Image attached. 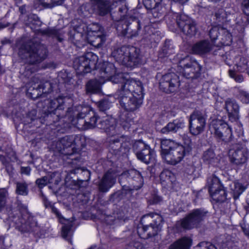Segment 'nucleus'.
Here are the masks:
<instances>
[{"mask_svg": "<svg viewBox=\"0 0 249 249\" xmlns=\"http://www.w3.org/2000/svg\"><path fill=\"white\" fill-rule=\"evenodd\" d=\"M220 31L222 33H225L226 35V40L228 42L226 43L227 44H229L231 41V35L228 32V31H225L223 29H220L217 26H214L211 28V29L209 31V36L210 38L212 40H216L218 36V35L220 34Z\"/></svg>", "mask_w": 249, "mask_h": 249, "instance_id": "c9c22d12", "label": "nucleus"}, {"mask_svg": "<svg viewBox=\"0 0 249 249\" xmlns=\"http://www.w3.org/2000/svg\"><path fill=\"white\" fill-rule=\"evenodd\" d=\"M51 209L52 213L55 214L57 217L61 218L62 217L61 214L59 213V211L53 205L51 206Z\"/></svg>", "mask_w": 249, "mask_h": 249, "instance_id": "774afa93", "label": "nucleus"}, {"mask_svg": "<svg viewBox=\"0 0 249 249\" xmlns=\"http://www.w3.org/2000/svg\"><path fill=\"white\" fill-rule=\"evenodd\" d=\"M86 89L88 94L99 93L101 91V84L96 79L91 80L87 83Z\"/></svg>", "mask_w": 249, "mask_h": 249, "instance_id": "e433bc0d", "label": "nucleus"}, {"mask_svg": "<svg viewBox=\"0 0 249 249\" xmlns=\"http://www.w3.org/2000/svg\"><path fill=\"white\" fill-rule=\"evenodd\" d=\"M112 3H114L113 8H117V11L114 12L111 16L113 20L120 21H124L123 18L126 16L128 9L126 3L124 0H116L114 1L112 0Z\"/></svg>", "mask_w": 249, "mask_h": 249, "instance_id": "5701e85b", "label": "nucleus"}, {"mask_svg": "<svg viewBox=\"0 0 249 249\" xmlns=\"http://www.w3.org/2000/svg\"><path fill=\"white\" fill-rule=\"evenodd\" d=\"M31 170V168L29 166L21 167L20 171L21 174L28 176L30 174Z\"/></svg>", "mask_w": 249, "mask_h": 249, "instance_id": "338daca9", "label": "nucleus"}, {"mask_svg": "<svg viewBox=\"0 0 249 249\" xmlns=\"http://www.w3.org/2000/svg\"><path fill=\"white\" fill-rule=\"evenodd\" d=\"M29 24L32 29L35 28L36 26L39 27L41 24V21L36 15L29 16L28 18Z\"/></svg>", "mask_w": 249, "mask_h": 249, "instance_id": "8fccbe9b", "label": "nucleus"}, {"mask_svg": "<svg viewBox=\"0 0 249 249\" xmlns=\"http://www.w3.org/2000/svg\"><path fill=\"white\" fill-rule=\"evenodd\" d=\"M162 1V0H143V3L146 9L151 10L155 18H159L165 12Z\"/></svg>", "mask_w": 249, "mask_h": 249, "instance_id": "aec40b11", "label": "nucleus"}, {"mask_svg": "<svg viewBox=\"0 0 249 249\" xmlns=\"http://www.w3.org/2000/svg\"><path fill=\"white\" fill-rule=\"evenodd\" d=\"M100 71H101V73H104V74L102 76L105 77H111V80L113 83H114L112 80V78L116 76V75H113V76H111L112 74L115 73L116 71L114 66L112 63H109L108 62H103L101 65ZM119 74H121V73L118 74V75ZM121 74L123 75L124 78L127 79L124 76L123 73H121Z\"/></svg>", "mask_w": 249, "mask_h": 249, "instance_id": "473e14b6", "label": "nucleus"}, {"mask_svg": "<svg viewBox=\"0 0 249 249\" xmlns=\"http://www.w3.org/2000/svg\"><path fill=\"white\" fill-rule=\"evenodd\" d=\"M230 190L233 194L234 199L238 198L239 196L244 192L245 188L238 182H232L229 184Z\"/></svg>", "mask_w": 249, "mask_h": 249, "instance_id": "a19ab883", "label": "nucleus"}, {"mask_svg": "<svg viewBox=\"0 0 249 249\" xmlns=\"http://www.w3.org/2000/svg\"><path fill=\"white\" fill-rule=\"evenodd\" d=\"M162 217L157 214L149 213L142 216L138 226L137 232L141 238L147 239L156 235L160 231Z\"/></svg>", "mask_w": 249, "mask_h": 249, "instance_id": "423d86ee", "label": "nucleus"}, {"mask_svg": "<svg viewBox=\"0 0 249 249\" xmlns=\"http://www.w3.org/2000/svg\"><path fill=\"white\" fill-rule=\"evenodd\" d=\"M125 249H143V246L139 242H132L127 245Z\"/></svg>", "mask_w": 249, "mask_h": 249, "instance_id": "052dcab7", "label": "nucleus"}, {"mask_svg": "<svg viewBox=\"0 0 249 249\" xmlns=\"http://www.w3.org/2000/svg\"><path fill=\"white\" fill-rule=\"evenodd\" d=\"M36 118V111L32 110L27 115L25 122L27 124H30Z\"/></svg>", "mask_w": 249, "mask_h": 249, "instance_id": "6e6d98bb", "label": "nucleus"}, {"mask_svg": "<svg viewBox=\"0 0 249 249\" xmlns=\"http://www.w3.org/2000/svg\"><path fill=\"white\" fill-rule=\"evenodd\" d=\"M207 116L205 113L199 110L194 111L189 119V130L190 133L196 136L204 130Z\"/></svg>", "mask_w": 249, "mask_h": 249, "instance_id": "2eb2a0df", "label": "nucleus"}, {"mask_svg": "<svg viewBox=\"0 0 249 249\" xmlns=\"http://www.w3.org/2000/svg\"><path fill=\"white\" fill-rule=\"evenodd\" d=\"M39 32L42 35L55 37L57 38L59 42H61L63 39L62 37L63 33L62 31L60 30H56L54 28H47L44 30H40Z\"/></svg>", "mask_w": 249, "mask_h": 249, "instance_id": "4c0bfd02", "label": "nucleus"}, {"mask_svg": "<svg viewBox=\"0 0 249 249\" xmlns=\"http://www.w3.org/2000/svg\"><path fill=\"white\" fill-rule=\"evenodd\" d=\"M51 148L54 151L69 156L68 158L71 160V163H74V160H78V157H73L74 155L72 153H70L69 152L65 151L61 139L58 141L53 142L51 145Z\"/></svg>", "mask_w": 249, "mask_h": 249, "instance_id": "7c9ffc66", "label": "nucleus"}, {"mask_svg": "<svg viewBox=\"0 0 249 249\" xmlns=\"http://www.w3.org/2000/svg\"><path fill=\"white\" fill-rule=\"evenodd\" d=\"M96 37L97 36H93L92 37H89L87 39H89V40L91 42L92 45L95 46L97 47H100L105 42H103L101 44H99V45H98V44L99 42V40H97L96 39Z\"/></svg>", "mask_w": 249, "mask_h": 249, "instance_id": "e2e57ef3", "label": "nucleus"}, {"mask_svg": "<svg viewBox=\"0 0 249 249\" xmlns=\"http://www.w3.org/2000/svg\"><path fill=\"white\" fill-rule=\"evenodd\" d=\"M175 53V48L170 40H166L164 45L160 53L161 57H167Z\"/></svg>", "mask_w": 249, "mask_h": 249, "instance_id": "79ce46f5", "label": "nucleus"}, {"mask_svg": "<svg viewBox=\"0 0 249 249\" xmlns=\"http://www.w3.org/2000/svg\"><path fill=\"white\" fill-rule=\"evenodd\" d=\"M160 88L163 91L170 93L177 91L179 86L178 76L174 72L163 75L160 81Z\"/></svg>", "mask_w": 249, "mask_h": 249, "instance_id": "a211bd4d", "label": "nucleus"}, {"mask_svg": "<svg viewBox=\"0 0 249 249\" xmlns=\"http://www.w3.org/2000/svg\"><path fill=\"white\" fill-rule=\"evenodd\" d=\"M40 76L38 75L33 77L28 85L27 94L33 99L35 100L41 95L40 85Z\"/></svg>", "mask_w": 249, "mask_h": 249, "instance_id": "393cba45", "label": "nucleus"}, {"mask_svg": "<svg viewBox=\"0 0 249 249\" xmlns=\"http://www.w3.org/2000/svg\"><path fill=\"white\" fill-rule=\"evenodd\" d=\"M109 148L115 154H126L129 150V145L127 143L122 144L119 139H112L109 140Z\"/></svg>", "mask_w": 249, "mask_h": 249, "instance_id": "a878e982", "label": "nucleus"}, {"mask_svg": "<svg viewBox=\"0 0 249 249\" xmlns=\"http://www.w3.org/2000/svg\"><path fill=\"white\" fill-rule=\"evenodd\" d=\"M133 149L137 158L141 161L148 164L154 162L155 153L149 145L142 141L136 142L133 145Z\"/></svg>", "mask_w": 249, "mask_h": 249, "instance_id": "ddd939ff", "label": "nucleus"}, {"mask_svg": "<svg viewBox=\"0 0 249 249\" xmlns=\"http://www.w3.org/2000/svg\"><path fill=\"white\" fill-rule=\"evenodd\" d=\"M97 106L100 111L104 112L111 106V103L108 100H103L98 102Z\"/></svg>", "mask_w": 249, "mask_h": 249, "instance_id": "603ef678", "label": "nucleus"}, {"mask_svg": "<svg viewBox=\"0 0 249 249\" xmlns=\"http://www.w3.org/2000/svg\"><path fill=\"white\" fill-rule=\"evenodd\" d=\"M160 179L163 185L169 186L175 180L174 175L169 170H163L160 175Z\"/></svg>", "mask_w": 249, "mask_h": 249, "instance_id": "58836bf2", "label": "nucleus"}, {"mask_svg": "<svg viewBox=\"0 0 249 249\" xmlns=\"http://www.w3.org/2000/svg\"><path fill=\"white\" fill-rule=\"evenodd\" d=\"M116 120L113 118L100 119L98 123L97 127L104 129L107 134L110 136H114L117 134L116 129Z\"/></svg>", "mask_w": 249, "mask_h": 249, "instance_id": "4be33fe9", "label": "nucleus"}, {"mask_svg": "<svg viewBox=\"0 0 249 249\" xmlns=\"http://www.w3.org/2000/svg\"><path fill=\"white\" fill-rule=\"evenodd\" d=\"M161 155L166 162L171 164L179 162L189 153V148L184 149L182 144L168 139L161 141Z\"/></svg>", "mask_w": 249, "mask_h": 249, "instance_id": "f03ea898", "label": "nucleus"}, {"mask_svg": "<svg viewBox=\"0 0 249 249\" xmlns=\"http://www.w3.org/2000/svg\"><path fill=\"white\" fill-rule=\"evenodd\" d=\"M16 193L18 195L27 196L28 193L27 184L25 182H17Z\"/></svg>", "mask_w": 249, "mask_h": 249, "instance_id": "c03bdc74", "label": "nucleus"}, {"mask_svg": "<svg viewBox=\"0 0 249 249\" xmlns=\"http://www.w3.org/2000/svg\"><path fill=\"white\" fill-rule=\"evenodd\" d=\"M62 236L66 240L71 242V227L69 226H64L62 228Z\"/></svg>", "mask_w": 249, "mask_h": 249, "instance_id": "864d4df0", "label": "nucleus"}, {"mask_svg": "<svg viewBox=\"0 0 249 249\" xmlns=\"http://www.w3.org/2000/svg\"><path fill=\"white\" fill-rule=\"evenodd\" d=\"M73 29L75 32L74 37L77 40H86L89 37L97 36L96 39L99 40L98 45L105 41L103 28L98 23H93L88 25L86 23L81 22L75 25Z\"/></svg>", "mask_w": 249, "mask_h": 249, "instance_id": "0eeeda50", "label": "nucleus"}, {"mask_svg": "<svg viewBox=\"0 0 249 249\" xmlns=\"http://www.w3.org/2000/svg\"><path fill=\"white\" fill-rule=\"evenodd\" d=\"M111 55L119 63L127 67L133 68L142 62L140 49L133 46L115 49Z\"/></svg>", "mask_w": 249, "mask_h": 249, "instance_id": "20e7f679", "label": "nucleus"}, {"mask_svg": "<svg viewBox=\"0 0 249 249\" xmlns=\"http://www.w3.org/2000/svg\"><path fill=\"white\" fill-rule=\"evenodd\" d=\"M211 127L214 130V135L219 141L228 142L231 141L232 134L231 128L221 120H213Z\"/></svg>", "mask_w": 249, "mask_h": 249, "instance_id": "4468645a", "label": "nucleus"}, {"mask_svg": "<svg viewBox=\"0 0 249 249\" xmlns=\"http://www.w3.org/2000/svg\"><path fill=\"white\" fill-rule=\"evenodd\" d=\"M225 108L228 113L229 119L236 121L239 118V106L234 100L227 99L225 103Z\"/></svg>", "mask_w": 249, "mask_h": 249, "instance_id": "cd10ccee", "label": "nucleus"}, {"mask_svg": "<svg viewBox=\"0 0 249 249\" xmlns=\"http://www.w3.org/2000/svg\"><path fill=\"white\" fill-rule=\"evenodd\" d=\"M195 249H216V248L210 242H202L198 244Z\"/></svg>", "mask_w": 249, "mask_h": 249, "instance_id": "5fc2aeb1", "label": "nucleus"}, {"mask_svg": "<svg viewBox=\"0 0 249 249\" xmlns=\"http://www.w3.org/2000/svg\"><path fill=\"white\" fill-rule=\"evenodd\" d=\"M10 220L16 229L22 233L36 232L39 230L36 219L27 212L14 215L10 217Z\"/></svg>", "mask_w": 249, "mask_h": 249, "instance_id": "1a4fd4ad", "label": "nucleus"}, {"mask_svg": "<svg viewBox=\"0 0 249 249\" xmlns=\"http://www.w3.org/2000/svg\"><path fill=\"white\" fill-rule=\"evenodd\" d=\"M249 153L246 147L239 146L235 149L230 151V159L231 162L236 165L244 164L247 160Z\"/></svg>", "mask_w": 249, "mask_h": 249, "instance_id": "6ab92c4d", "label": "nucleus"}, {"mask_svg": "<svg viewBox=\"0 0 249 249\" xmlns=\"http://www.w3.org/2000/svg\"><path fill=\"white\" fill-rule=\"evenodd\" d=\"M38 85H40V89L42 93H48L52 91V84L49 81H46L43 83L39 82Z\"/></svg>", "mask_w": 249, "mask_h": 249, "instance_id": "3c124183", "label": "nucleus"}, {"mask_svg": "<svg viewBox=\"0 0 249 249\" xmlns=\"http://www.w3.org/2000/svg\"><path fill=\"white\" fill-rule=\"evenodd\" d=\"M183 140L184 145L183 147L184 149H186L187 148H189V153L192 150V143L191 142V139L187 135H184L183 136Z\"/></svg>", "mask_w": 249, "mask_h": 249, "instance_id": "13d9d810", "label": "nucleus"}, {"mask_svg": "<svg viewBox=\"0 0 249 249\" xmlns=\"http://www.w3.org/2000/svg\"><path fill=\"white\" fill-rule=\"evenodd\" d=\"M49 180L47 177H43L36 180V183L39 188H42L47 184Z\"/></svg>", "mask_w": 249, "mask_h": 249, "instance_id": "bf43d9fd", "label": "nucleus"}, {"mask_svg": "<svg viewBox=\"0 0 249 249\" xmlns=\"http://www.w3.org/2000/svg\"><path fill=\"white\" fill-rule=\"evenodd\" d=\"M249 23V17L243 16L240 20L238 21L236 25V29L238 32L243 34L244 32L245 27Z\"/></svg>", "mask_w": 249, "mask_h": 249, "instance_id": "49530a36", "label": "nucleus"}, {"mask_svg": "<svg viewBox=\"0 0 249 249\" xmlns=\"http://www.w3.org/2000/svg\"><path fill=\"white\" fill-rule=\"evenodd\" d=\"M176 18V23L180 31L185 35L191 37L197 32L195 22L184 14L174 15Z\"/></svg>", "mask_w": 249, "mask_h": 249, "instance_id": "dca6fc26", "label": "nucleus"}, {"mask_svg": "<svg viewBox=\"0 0 249 249\" xmlns=\"http://www.w3.org/2000/svg\"><path fill=\"white\" fill-rule=\"evenodd\" d=\"M81 138V136L79 135L66 136L61 138L65 151L68 152L69 150L68 149L70 147H72L71 149L73 152L71 153L74 155L73 157H77L74 154V149L76 148V146L78 147L79 145H82V143L80 142Z\"/></svg>", "mask_w": 249, "mask_h": 249, "instance_id": "bb28decb", "label": "nucleus"}, {"mask_svg": "<svg viewBox=\"0 0 249 249\" xmlns=\"http://www.w3.org/2000/svg\"><path fill=\"white\" fill-rule=\"evenodd\" d=\"M92 116L89 117V120H81L80 121L84 123L83 124H78V127L84 130L92 129L97 126L98 123L100 118L98 115L94 112H92Z\"/></svg>", "mask_w": 249, "mask_h": 249, "instance_id": "2f4dec72", "label": "nucleus"}, {"mask_svg": "<svg viewBox=\"0 0 249 249\" xmlns=\"http://www.w3.org/2000/svg\"><path fill=\"white\" fill-rule=\"evenodd\" d=\"M179 70L186 78H196L201 70V66L195 59L186 56L179 62Z\"/></svg>", "mask_w": 249, "mask_h": 249, "instance_id": "f8f14e48", "label": "nucleus"}, {"mask_svg": "<svg viewBox=\"0 0 249 249\" xmlns=\"http://www.w3.org/2000/svg\"><path fill=\"white\" fill-rule=\"evenodd\" d=\"M112 80L114 83L121 85L116 96L125 111L132 112L139 108L144 95L142 83L133 79H125L121 74L113 77Z\"/></svg>", "mask_w": 249, "mask_h": 249, "instance_id": "f257e3e1", "label": "nucleus"}, {"mask_svg": "<svg viewBox=\"0 0 249 249\" xmlns=\"http://www.w3.org/2000/svg\"><path fill=\"white\" fill-rule=\"evenodd\" d=\"M208 212L202 209L192 210L185 217L177 223V226L184 230H190L198 226L206 217Z\"/></svg>", "mask_w": 249, "mask_h": 249, "instance_id": "9d476101", "label": "nucleus"}, {"mask_svg": "<svg viewBox=\"0 0 249 249\" xmlns=\"http://www.w3.org/2000/svg\"><path fill=\"white\" fill-rule=\"evenodd\" d=\"M202 159L207 164L213 166H217L219 161V159L216 156L212 149H208L205 151L202 156Z\"/></svg>", "mask_w": 249, "mask_h": 249, "instance_id": "72a5a7b5", "label": "nucleus"}, {"mask_svg": "<svg viewBox=\"0 0 249 249\" xmlns=\"http://www.w3.org/2000/svg\"><path fill=\"white\" fill-rule=\"evenodd\" d=\"M18 53L29 64L35 65L41 62L47 57V50L43 44L29 41L22 45Z\"/></svg>", "mask_w": 249, "mask_h": 249, "instance_id": "7ed1b4c3", "label": "nucleus"}, {"mask_svg": "<svg viewBox=\"0 0 249 249\" xmlns=\"http://www.w3.org/2000/svg\"><path fill=\"white\" fill-rule=\"evenodd\" d=\"M91 4L97 8L100 16H105L111 11L114 3L112 0H89Z\"/></svg>", "mask_w": 249, "mask_h": 249, "instance_id": "412c9836", "label": "nucleus"}, {"mask_svg": "<svg viewBox=\"0 0 249 249\" xmlns=\"http://www.w3.org/2000/svg\"><path fill=\"white\" fill-rule=\"evenodd\" d=\"M230 76L233 78L236 82L241 83L244 81L243 76L231 70L229 71Z\"/></svg>", "mask_w": 249, "mask_h": 249, "instance_id": "4d7b16f0", "label": "nucleus"}, {"mask_svg": "<svg viewBox=\"0 0 249 249\" xmlns=\"http://www.w3.org/2000/svg\"><path fill=\"white\" fill-rule=\"evenodd\" d=\"M185 127V123L183 120H175L170 122L161 130L162 134H168L169 133H176Z\"/></svg>", "mask_w": 249, "mask_h": 249, "instance_id": "c756f323", "label": "nucleus"}, {"mask_svg": "<svg viewBox=\"0 0 249 249\" xmlns=\"http://www.w3.org/2000/svg\"><path fill=\"white\" fill-rule=\"evenodd\" d=\"M190 246V239L184 237L171 244L170 246L169 249H188Z\"/></svg>", "mask_w": 249, "mask_h": 249, "instance_id": "ea45409f", "label": "nucleus"}, {"mask_svg": "<svg viewBox=\"0 0 249 249\" xmlns=\"http://www.w3.org/2000/svg\"><path fill=\"white\" fill-rule=\"evenodd\" d=\"M241 228L245 235L249 237V226L245 224L241 225Z\"/></svg>", "mask_w": 249, "mask_h": 249, "instance_id": "69168bd1", "label": "nucleus"}, {"mask_svg": "<svg viewBox=\"0 0 249 249\" xmlns=\"http://www.w3.org/2000/svg\"><path fill=\"white\" fill-rule=\"evenodd\" d=\"M207 185L210 193L223 187L219 179L214 175H212L207 179Z\"/></svg>", "mask_w": 249, "mask_h": 249, "instance_id": "f704fd0d", "label": "nucleus"}, {"mask_svg": "<svg viewBox=\"0 0 249 249\" xmlns=\"http://www.w3.org/2000/svg\"><path fill=\"white\" fill-rule=\"evenodd\" d=\"M119 182L122 186V191H118L112 195L114 198L119 197L122 193H132L134 190L140 189L143 184V179L140 172L131 169L124 172L120 176Z\"/></svg>", "mask_w": 249, "mask_h": 249, "instance_id": "39448f33", "label": "nucleus"}, {"mask_svg": "<svg viewBox=\"0 0 249 249\" xmlns=\"http://www.w3.org/2000/svg\"><path fill=\"white\" fill-rule=\"evenodd\" d=\"M40 4L46 8H52L53 4L51 0H39Z\"/></svg>", "mask_w": 249, "mask_h": 249, "instance_id": "0e129e2a", "label": "nucleus"}, {"mask_svg": "<svg viewBox=\"0 0 249 249\" xmlns=\"http://www.w3.org/2000/svg\"><path fill=\"white\" fill-rule=\"evenodd\" d=\"M116 178L114 174L109 171L106 172L98 183L100 192H107L115 183Z\"/></svg>", "mask_w": 249, "mask_h": 249, "instance_id": "b1692460", "label": "nucleus"}, {"mask_svg": "<svg viewBox=\"0 0 249 249\" xmlns=\"http://www.w3.org/2000/svg\"><path fill=\"white\" fill-rule=\"evenodd\" d=\"M98 56L92 52H88L84 55L76 58L73 66L77 73L79 74L90 72L96 68Z\"/></svg>", "mask_w": 249, "mask_h": 249, "instance_id": "9b49d317", "label": "nucleus"}, {"mask_svg": "<svg viewBox=\"0 0 249 249\" xmlns=\"http://www.w3.org/2000/svg\"><path fill=\"white\" fill-rule=\"evenodd\" d=\"M233 62L237 68H238L239 71H243L246 69L247 60L245 57L241 55L236 56L234 59Z\"/></svg>", "mask_w": 249, "mask_h": 249, "instance_id": "a18cd8bd", "label": "nucleus"}, {"mask_svg": "<svg viewBox=\"0 0 249 249\" xmlns=\"http://www.w3.org/2000/svg\"><path fill=\"white\" fill-rule=\"evenodd\" d=\"M92 9L89 3H86L82 4L79 9V13L83 17H88L91 13Z\"/></svg>", "mask_w": 249, "mask_h": 249, "instance_id": "09e8293b", "label": "nucleus"}, {"mask_svg": "<svg viewBox=\"0 0 249 249\" xmlns=\"http://www.w3.org/2000/svg\"><path fill=\"white\" fill-rule=\"evenodd\" d=\"M212 49V45L206 40H201L194 44L192 47V52L196 54L203 55L208 53Z\"/></svg>", "mask_w": 249, "mask_h": 249, "instance_id": "c85d7f7f", "label": "nucleus"}, {"mask_svg": "<svg viewBox=\"0 0 249 249\" xmlns=\"http://www.w3.org/2000/svg\"><path fill=\"white\" fill-rule=\"evenodd\" d=\"M72 102V100L70 98L63 96H59L50 100L48 107L47 118L50 120L51 118H52L54 119V122L59 121L65 115L64 109L67 107L69 109Z\"/></svg>", "mask_w": 249, "mask_h": 249, "instance_id": "6e6552de", "label": "nucleus"}, {"mask_svg": "<svg viewBox=\"0 0 249 249\" xmlns=\"http://www.w3.org/2000/svg\"><path fill=\"white\" fill-rule=\"evenodd\" d=\"M140 29V21L135 18H131L128 21H122L117 27V30L124 36L130 38L137 36Z\"/></svg>", "mask_w": 249, "mask_h": 249, "instance_id": "f3484780", "label": "nucleus"}, {"mask_svg": "<svg viewBox=\"0 0 249 249\" xmlns=\"http://www.w3.org/2000/svg\"><path fill=\"white\" fill-rule=\"evenodd\" d=\"M242 10L247 16H249V0H244L242 2Z\"/></svg>", "mask_w": 249, "mask_h": 249, "instance_id": "680f3d73", "label": "nucleus"}, {"mask_svg": "<svg viewBox=\"0 0 249 249\" xmlns=\"http://www.w3.org/2000/svg\"><path fill=\"white\" fill-rule=\"evenodd\" d=\"M212 198L217 202H224L227 197V194L224 187L217 189L216 191L210 193Z\"/></svg>", "mask_w": 249, "mask_h": 249, "instance_id": "37998d69", "label": "nucleus"}, {"mask_svg": "<svg viewBox=\"0 0 249 249\" xmlns=\"http://www.w3.org/2000/svg\"><path fill=\"white\" fill-rule=\"evenodd\" d=\"M214 17H215L216 23L219 25L226 21L227 14L225 11L222 9H219L216 12Z\"/></svg>", "mask_w": 249, "mask_h": 249, "instance_id": "de8ad7c7", "label": "nucleus"}]
</instances>
